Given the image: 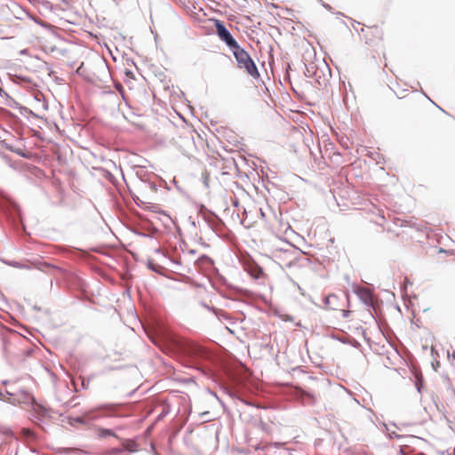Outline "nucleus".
Masks as SVG:
<instances>
[{
    "label": "nucleus",
    "instance_id": "1a4fd4ad",
    "mask_svg": "<svg viewBox=\"0 0 455 455\" xmlns=\"http://www.w3.org/2000/svg\"><path fill=\"white\" fill-rule=\"evenodd\" d=\"M102 435H104V436H107V435L116 436L115 433L112 430H110V429H103L102 430Z\"/></svg>",
    "mask_w": 455,
    "mask_h": 455
},
{
    "label": "nucleus",
    "instance_id": "f03ea898",
    "mask_svg": "<svg viewBox=\"0 0 455 455\" xmlns=\"http://www.w3.org/2000/svg\"><path fill=\"white\" fill-rule=\"evenodd\" d=\"M214 25L219 38L223 41L232 52L240 46L220 20H215Z\"/></svg>",
    "mask_w": 455,
    "mask_h": 455
},
{
    "label": "nucleus",
    "instance_id": "7ed1b4c3",
    "mask_svg": "<svg viewBox=\"0 0 455 455\" xmlns=\"http://www.w3.org/2000/svg\"><path fill=\"white\" fill-rule=\"evenodd\" d=\"M178 342H179L180 348L185 353L197 355L201 350L200 347H198L197 345H196L188 340L182 339Z\"/></svg>",
    "mask_w": 455,
    "mask_h": 455
},
{
    "label": "nucleus",
    "instance_id": "423d86ee",
    "mask_svg": "<svg viewBox=\"0 0 455 455\" xmlns=\"http://www.w3.org/2000/svg\"><path fill=\"white\" fill-rule=\"evenodd\" d=\"M123 446L124 448L130 451V452H134L137 451V444L134 441L132 440H126L123 443Z\"/></svg>",
    "mask_w": 455,
    "mask_h": 455
},
{
    "label": "nucleus",
    "instance_id": "20e7f679",
    "mask_svg": "<svg viewBox=\"0 0 455 455\" xmlns=\"http://www.w3.org/2000/svg\"><path fill=\"white\" fill-rule=\"evenodd\" d=\"M423 100V98L415 93L411 92L404 97V105L411 109L417 108L418 103L419 100Z\"/></svg>",
    "mask_w": 455,
    "mask_h": 455
},
{
    "label": "nucleus",
    "instance_id": "9d476101",
    "mask_svg": "<svg viewBox=\"0 0 455 455\" xmlns=\"http://www.w3.org/2000/svg\"><path fill=\"white\" fill-rule=\"evenodd\" d=\"M12 266L16 267H27L26 266L20 265L19 263H13Z\"/></svg>",
    "mask_w": 455,
    "mask_h": 455
},
{
    "label": "nucleus",
    "instance_id": "6e6552de",
    "mask_svg": "<svg viewBox=\"0 0 455 455\" xmlns=\"http://www.w3.org/2000/svg\"><path fill=\"white\" fill-rule=\"evenodd\" d=\"M68 422L70 425H74L75 422L84 424V420L83 418L77 417V418H70L68 419Z\"/></svg>",
    "mask_w": 455,
    "mask_h": 455
},
{
    "label": "nucleus",
    "instance_id": "0eeeda50",
    "mask_svg": "<svg viewBox=\"0 0 455 455\" xmlns=\"http://www.w3.org/2000/svg\"><path fill=\"white\" fill-rule=\"evenodd\" d=\"M123 450L120 448H112L109 451H108L106 453L108 455H120L122 454Z\"/></svg>",
    "mask_w": 455,
    "mask_h": 455
},
{
    "label": "nucleus",
    "instance_id": "39448f33",
    "mask_svg": "<svg viewBox=\"0 0 455 455\" xmlns=\"http://www.w3.org/2000/svg\"><path fill=\"white\" fill-rule=\"evenodd\" d=\"M364 36L368 40H371L370 36H377L378 38H382V31L378 26L367 27L365 29H363Z\"/></svg>",
    "mask_w": 455,
    "mask_h": 455
},
{
    "label": "nucleus",
    "instance_id": "f8f14e48",
    "mask_svg": "<svg viewBox=\"0 0 455 455\" xmlns=\"http://www.w3.org/2000/svg\"><path fill=\"white\" fill-rule=\"evenodd\" d=\"M126 75H127L128 76H131L132 75V73L131 71H128V72H126Z\"/></svg>",
    "mask_w": 455,
    "mask_h": 455
},
{
    "label": "nucleus",
    "instance_id": "9b49d317",
    "mask_svg": "<svg viewBox=\"0 0 455 455\" xmlns=\"http://www.w3.org/2000/svg\"><path fill=\"white\" fill-rule=\"evenodd\" d=\"M335 298H336V296H335V295L328 296V297H327V299H326L327 303L330 301V299H335Z\"/></svg>",
    "mask_w": 455,
    "mask_h": 455
},
{
    "label": "nucleus",
    "instance_id": "f257e3e1",
    "mask_svg": "<svg viewBox=\"0 0 455 455\" xmlns=\"http://www.w3.org/2000/svg\"><path fill=\"white\" fill-rule=\"evenodd\" d=\"M233 55L236 60L237 67L243 69L249 76L253 78L259 77V72L250 54L241 46H238L233 52Z\"/></svg>",
    "mask_w": 455,
    "mask_h": 455
}]
</instances>
